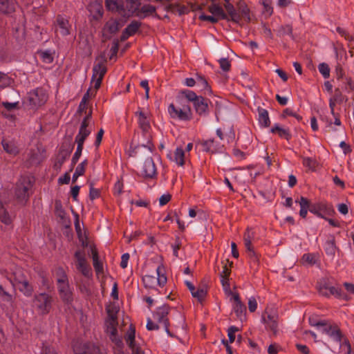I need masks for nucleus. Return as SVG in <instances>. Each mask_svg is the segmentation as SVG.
Returning a JSON list of instances; mask_svg holds the SVG:
<instances>
[{
    "instance_id": "f257e3e1",
    "label": "nucleus",
    "mask_w": 354,
    "mask_h": 354,
    "mask_svg": "<svg viewBox=\"0 0 354 354\" xmlns=\"http://www.w3.org/2000/svg\"><path fill=\"white\" fill-rule=\"evenodd\" d=\"M138 117V124L139 128L142 131V133L145 138L146 142H143L136 146L131 151V156H137L145 151L147 156H150L155 147L152 143L151 127L150 124V119L148 115L139 109L135 113Z\"/></svg>"
},
{
    "instance_id": "f03ea898",
    "label": "nucleus",
    "mask_w": 354,
    "mask_h": 354,
    "mask_svg": "<svg viewBox=\"0 0 354 354\" xmlns=\"http://www.w3.org/2000/svg\"><path fill=\"white\" fill-rule=\"evenodd\" d=\"M34 180L28 176H21L16 183L15 194L17 201L26 204L32 194Z\"/></svg>"
},
{
    "instance_id": "7ed1b4c3",
    "label": "nucleus",
    "mask_w": 354,
    "mask_h": 354,
    "mask_svg": "<svg viewBox=\"0 0 354 354\" xmlns=\"http://www.w3.org/2000/svg\"><path fill=\"white\" fill-rule=\"evenodd\" d=\"M163 268L160 266L155 268L154 274H145L142 277V282L146 288L156 289L157 286H164L167 278L162 273Z\"/></svg>"
},
{
    "instance_id": "20e7f679",
    "label": "nucleus",
    "mask_w": 354,
    "mask_h": 354,
    "mask_svg": "<svg viewBox=\"0 0 354 354\" xmlns=\"http://www.w3.org/2000/svg\"><path fill=\"white\" fill-rule=\"evenodd\" d=\"M58 272L61 274V277L57 279V288L60 297L64 303L71 304L73 298L68 285L67 275L62 269H59Z\"/></svg>"
},
{
    "instance_id": "39448f33",
    "label": "nucleus",
    "mask_w": 354,
    "mask_h": 354,
    "mask_svg": "<svg viewBox=\"0 0 354 354\" xmlns=\"http://www.w3.org/2000/svg\"><path fill=\"white\" fill-rule=\"evenodd\" d=\"M129 10L131 11L134 16L140 19H143L149 17L160 19V17L156 12V6L151 4H144L142 6L141 1L140 2V4L138 3L137 5L130 6Z\"/></svg>"
},
{
    "instance_id": "423d86ee",
    "label": "nucleus",
    "mask_w": 354,
    "mask_h": 354,
    "mask_svg": "<svg viewBox=\"0 0 354 354\" xmlns=\"http://www.w3.org/2000/svg\"><path fill=\"white\" fill-rule=\"evenodd\" d=\"M100 58L101 59V62H100L97 64H95L93 68V75H92L91 80H92V82H95V84H94V90L95 91H97L100 87L103 77L107 71V68L105 65L107 62V59H106L105 55H101L100 56ZM99 59V57L97 58V59Z\"/></svg>"
},
{
    "instance_id": "0eeeda50",
    "label": "nucleus",
    "mask_w": 354,
    "mask_h": 354,
    "mask_svg": "<svg viewBox=\"0 0 354 354\" xmlns=\"http://www.w3.org/2000/svg\"><path fill=\"white\" fill-rule=\"evenodd\" d=\"M74 257L77 270L86 278L92 277V269L86 260L84 250H77L74 254Z\"/></svg>"
},
{
    "instance_id": "6e6552de",
    "label": "nucleus",
    "mask_w": 354,
    "mask_h": 354,
    "mask_svg": "<svg viewBox=\"0 0 354 354\" xmlns=\"http://www.w3.org/2000/svg\"><path fill=\"white\" fill-rule=\"evenodd\" d=\"M53 301L52 296L43 292L35 295L33 302L41 314L46 315L52 308Z\"/></svg>"
},
{
    "instance_id": "1a4fd4ad",
    "label": "nucleus",
    "mask_w": 354,
    "mask_h": 354,
    "mask_svg": "<svg viewBox=\"0 0 354 354\" xmlns=\"http://www.w3.org/2000/svg\"><path fill=\"white\" fill-rule=\"evenodd\" d=\"M48 100V94L41 87L37 88L28 93V102L32 108L44 105Z\"/></svg>"
},
{
    "instance_id": "9d476101",
    "label": "nucleus",
    "mask_w": 354,
    "mask_h": 354,
    "mask_svg": "<svg viewBox=\"0 0 354 354\" xmlns=\"http://www.w3.org/2000/svg\"><path fill=\"white\" fill-rule=\"evenodd\" d=\"M73 349L75 354H103L98 346L91 342H74Z\"/></svg>"
},
{
    "instance_id": "9b49d317",
    "label": "nucleus",
    "mask_w": 354,
    "mask_h": 354,
    "mask_svg": "<svg viewBox=\"0 0 354 354\" xmlns=\"http://www.w3.org/2000/svg\"><path fill=\"white\" fill-rule=\"evenodd\" d=\"M201 145L203 151L209 153H219L223 149V145L221 143V141L214 138L203 140Z\"/></svg>"
},
{
    "instance_id": "f8f14e48",
    "label": "nucleus",
    "mask_w": 354,
    "mask_h": 354,
    "mask_svg": "<svg viewBox=\"0 0 354 354\" xmlns=\"http://www.w3.org/2000/svg\"><path fill=\"white\" fill-rule=\"evenodd\" d=\"M141 176L146 179H153L157 176L156 165L151 157H148L140 171Z\"/></svg>"
},
{
    "instance_id": "ddd939ff",
    "label": "nucleus",
    "mask_w": 354,
    "mask_h": 354,
    "mask_svg": "<svg viewBox=\"0 0 354 354\" xmlns=\"http://www.w3.org/2000/svg\"><path fill=\"white\" fill-rule=\"evenodd\" d=\"M135 337L136 329L135 327L131 324L125 335V340L129 347L131 349L133 354H141L142 351L140 348L136 345Z\"/></svg>"
},
{
    "instance_id": "4468645a",
    "label": "nucleus",
    "mask_w": 354,
    "mask_h": 354,
    "mask_svg": "<svg viewBox=\"0 0 354 354\" xmlns=\"http://www.w3.org/2000/svg\"><path fill=\"white\" fill-rule=\"evenodd\" d=\"M73 149V146L71 147L69 146L68 148H64V145L61 147L54 163V169L56 170L61 169L66 160L70 156Z\"/></svg>"
},
{
    "instance_id": "2eb2a0df",
    "label": "nucleus",
    "mask_w": 354,
    "mask_h": 354,
    "mask_svg": "<svg viewBox=\"0 0 354 354\" xmlns=\"http://www.w3.org/2000/svg\"><path fill=\"white\" fill-rule=\"evenodd\" d=\"M178 120L183 121H189L192 118V112L190 104H186L185 100H178Z\"/></svg>"
},
{
    "instance_id": "dca6fc26",
    "label": "nucleus",
    "mask_w": 354,
    "mask_h": 354,
    "mask_svg": "<svg viewBox=\"0 0 354 354\" xmlns=\"http://www.w3.org/2000/svg\"><path fill=\"white\" fill-rule=\"evenodd\" d=\"M71 25L67 19L62 15H57L55 22V32L59 31L60 34L63 36L70 35Z\"/></svg>"
},
{
    "instance_id": "f3484780",
    "label": "nucleus",
    "mask_w": 354,
    "mask_h": 354,
    "mask_svg": "<svg viewBox=\"0 0 354 354\" xmlns=\"http://www.w3.org/2000/svg\"><path fill=\"white\" fill-rule=\"evenodd\" d=\"M46 150L43 147H37L32 149L29 154L28 161L30 165H37L40 164L46 158Z\"/></svg>"
},
{
    "instance_id": "a211bd4d",
    "label": "nucleus",
    "mask_w": 354,
    "mask_h": 354,
    "mask_svg": "<svg viewBox=\"0 0 354 354\" xmlns=\"http://www.w3.org/2000/svg\"><path fill=\"white\" fill-rule=\"evenodd\" d=\"M168 307L166 306H162V307H160L157 309V310L156 311V313L153 314V318L154 319L157 320L159 323H163L165 327V330L167 331V333L172 336L169 331V329L167 328V316L168 315Z\"/></svg>"
},
{
    "instance_id": "6ab92c4d",
    "label": "nucleus",
    "mask_w": 354,
    "mask_h": 354,
    "mask_svg": "<svg viewBox=\"0 0 354 354\" xmlns=\"http://www.w3.org/2000/svg\"><path fill=\"white\" fill-rule=\"evenodd\" d=\"M193 104L196 113L200 115L208 113V100L202 96H199Z\"/></svg>"
},
{
    "instance_id": "aec40b11",
    "label": "nucleus",
    "mask_w": 354,
    "mask_h": 354,
    "mask_svg": "<svg viewBox=\"0 0 354 354\" xmlns=\"http://www.w3.org/2000/svg\"><path fill=\"white\" fill-rule=\"evenodd\" d=\"M15 0H0V13L10 15L15 11Z\"/></svg>"
},
{
    "instance_id": "412c9836",
    "label": "nucleus",
    "mask_w": 354,
    "mask_h": 354,
    "mask_svg": "<svg viewBox=\"0 0 354 354\" xmlns=\"http://www.w3.org/2000/svg\"><path fill=\"white\" fill-rule=\"evenodd\" d=\"M270 132L272 133H277L280 138H285L288 141H289L292 138L289 128H284L278 123H275L272 126L270 129Z\"/></svg>"
},
{
    "instance_id": "4be33fe9",
    "label": "nucleus",
    "mask_w": 354,
    "mask_h": 354,
    "mask_svg": "<svg viewBox=\"0 0 354 354\" xmlns=\"http://www.w3.org/2000/svg\"><path fill=\"white\" fill-rule=\"evenodd\" d=\"M232 298L234 301L233 310L235 312L236 316L241 319V317L245 314L246 308L245 305L241 303L239 296L237 294L233 295Z\"/></svg>"
},
{
    "instance_id": "5701e85b",
    "label": "nucleus",
    "mask_w": 354,
    "mask_h": 354,
    "mask_svg": "<svg viewBox=\"0 0 354 354\" xmlns=\"http://www.w3.org/2000/svg\"><path fill=\"white\" fill-rule=\"evenodd\" d=\"M192 147L193 144L189 142L187 145L185 150L178 148V165H183L186 164L187 162H189L188 158L189 156V151Z\"/></svg>"
},
{
    "instance_id": "b1692460",
    "label": "nucleus",
    "mask_w": 354,
    "mask_h": 354,
    "mask_svg": "<svg viewBox=\"0 0 354 354\" xmlns=\"http://www.w3.org/2000/svg\"><path fill=\"white\" fill-rule=\"evenodd\" d=\"M301 261L304 265L312 266L319 262V257L316 253H306L303 254Z\"/></svg>"
},
{
    "instance_id": "393cba45",
    "label": "nucleus",
    "mask_w": 354,
    "mask_h": 354,
    "mask_svg": "<svg viewBox=\"0 0 354 354\" xmlns=\"http://www.w3.org/2000/svg\"><path fill=\"white\" fill-rule=\"evenodd\" d=\"M91 253H92V259H93V265L94 269L97 274H100L103 272V264L100 261L99 255L97 250L95 247H91Z\"/></svg>"
},
{
    "instance_id": "a878e982",
    "label": "nucleus",
    "mask_w": 354,
    "mask_h": 354,
    "mask_svg": "<svg viewBox=\"0 0 354 354\" xmlns=\"http://www.w3.org/2000/svg\"><path fill=\"white\" fill-rule=\"evenodd\" d=\"M259 115V122L261 127H268L270 124L268 112L266 109L259 107L257 109Z\"/></svg>"
},
{
    "instance_id": "bb28decb",
    "label": "nucleus",
    "mask_w": 354,
    "mask_h": 354,
    "mask_svg": "<svg viewBox=\"0 0 354 354\" xmlns=\"http://www.w3.org/2000/svg\"><path fill=\"white\" fill-rule=\"evenodd\" d=\"M209 11L212 14L213 16L217 17L218 19H227L230 20L228 15L225 13L223 8L217 4H212L209 6Z\"/></svg>"
},
{
    "instance_id": "cd10ccee",
    "label": "nucleus",
    "mask_w": 354,
    "mask_h": 354,
    "mask_svg": "<svg viewBox=\"0 0 354 354\" xmlns=\"http://www.w3.org/2000/svg\"><path fill=\"white\" fill-rule=\"evenodd\" d=\"M262 322L266 324V327L269 328L272 331H276L277 328V316L276 315H268L267 317L265 315L262 316Z\"/></svg>"
},
{
    "instance_id": "c85d7f7f",
    "label": "nucleus",
    "mask_w": 354,
    "mask_h": 354,
    "mask_svg": "<svg viewBox=\"0 0 354 354\" xmlns=\"http://www.w3.org/2000/svg\"><path fill=\"white\" fill-rule=\"evenodd\" d=\"M198 97L199 96H197L194 91L184 89L180 91L178 100L183 98L186 102V104H190V102H193L194 104Z\"/></svg>"
},
{
    "instance_id": "c756f323",
    "label": "nucleus",
    "mask_w": 354,
    "mask_h": 354,
    "mask_svg": "<svg viewBox=\"0 0 354 354\" xmlns=\"http://www.w3.org/2000/svg\"><path fill=\"white\" fill-rule=\"evenodd\" d=\"M225 8L228 13L230 20L235 23H239L241 21V15L234 8L233 5L229 2L225 4Z\"/></svg>"
},
{
    "instance_id": "7c9ffc66",
    "label": "nucleus",
    "mask_w": 354,
    "mask_h": 354,
    "mask_svg": "<svg viewBox=\"0 0 354 354\" xmlns=\"http://www.w3.org/2000/svg\"><path fill=\"white\" fill-rule=\"evenodd\" d=\"M0 221L3 224L8 225L12 223V218L3 202L0 200Z\"/></svg>"
},
{
    "instance_id": "2f4dec72",
    "label": "nucleus",
    "mask_w": 354,
    "mask_h": 354,
    "mask_svg": "<svg viewBox=\"0 0 354 354\" xmlns=\"http://www.w3.org/2000/svg\"><path fill=\"white\" fill-rule=\"evenodd\" d=\"M299 203L300 205L299 215L303 218H305L307 216L308 211L310 212V201L306 198L301 196L299 199Z\"/></svg>"
},
{
    "instance_id": "473e14b6",
    "label": "nucleus",
    "mask_w": 354,
    "mask_h": 354,
    "mask_svg": "<svg viewBox=\"0 0 354 354\" xmlns=\"http://www.w3.org/2000/svg\"><path fill=\"white\" fill-rule=\"evenodd\" d=\"M178 323L180 324L182 329V337H178V340L182 344H185L189 340V337L187 332V324L185 322V318L183 315L180 316V320H178Z\"/></svg>"
},
{
    "instance_id": "72a5a7b5",
    "label": "nucleus",
    "mask_w": 354,
    "mask_h": 354,
    "mask_svg": "<svg viewBox=\"0 0 354 354\" xmlns=\"http://www.w3.org/2000/svg\"><path fill=\"white\" fill-rule=\"evenodd\" d=\"M332 286L330 281L327 279H322L318 283V290L320 295L327 296L329 288Z\"/></svg>"
},
{
    "instance_id": "f704fd0d",
    "label": "nucleus",
    "mask_w": 354,
    "mask_h": 354,
    "mask_svg": "<svg viewBox=\"0 0 354 354\" xmlns=\"http://www.w3.org/2000/svg\"><path fill=\"white\" fill-rule=\"evenodd\" d=\"M87 165H88V160L86 159L77 166L75 171L73 175V178H72L73 183H75L79 176L84 174L85 167Z\"/></svg>"
},
{
    "instance_id": "c9c22d12",
    "label": "nucleus",
    "mask_w": 354,
    "mask_h": 354,
    "mask_svg": "<svg viewBox=\"0 0 354 354\" xmlns=\"http://www.w3.org/2000/svg\"><path fill=\"white\" fill-rule=\"evenodd\" d=\"M17 286L19 290L26 297H30L33 292V288L28 280H26L22 283H19Z\"/></svg>"
},
{
    "instance_id": "e433bc0d",
    "label": "nucleus",
    "mask_w": 354,
    "mask_h": 354,
    "mask_svg": "<svg viewBox=\"0 0 354 354\" xmlns=\"http://www.w3.org/2000/svg\"><path fill=\"white\" fill-rule=\"evenodd\" d=\"M13 279H11V283L13 286H17L19 283H22L24 281L27 280L24 272L21 269H17L13 272Z\"/></svg>"
},
{
    "instance_id": "4c0bfd02",
    "label": "nucleus",
    "mask_w": 354,
    "mask_h": 354,
    "mask_svg": "<svg viewBox=\"0 0 354 354\" xmlns=\"http://www.w3.org/2000/svg\"><path fill=\"white\" fill-rule=\"evenodd\" d=\"M324 248L328 256L333 257L336 252L334 239L326 241L324 243Z\"/></svg>"
},
{
    "instance_id": "58836bf2",
    "label": "nucleus",
    "mask_w": 354,
    "mask_h": 354,
    "mask_svg": "<svg viewBox=\"0 0 354 354\" xmlns=\"http://www.w3.org/2000/svg\"><path fill=\"white\" fill-rule=\"evenodd\" d=\"M239 12L241 15V18L243 17L247 19L248 21H250V10L248 6L244 1H240L238 4Z\"/></svg>"
},
{
    "instance_id": "ea45409f",
    "label": "nucleus",
    "mask_w": 354,
    "mask_h": 354,
    "mask_svg": "<svg viewBox=\"0 0 354 354\" xmlns=\"http://www.w3.org/2000/svg\"><path fill=\"white\" fill-rule=\"evenodd\" d=\"M142 25V23L133 20L125 28V32L128 33L129 35L133 36L139 30Z\"/></svg>"
},
{
    "instance_id": "a19ab883",
    "label": "nucleus",
    "mask_w": 354,
    "mask_h": 354,
    "mask_svg": "<svg viewBox=\"0 0 354 354\" xmlns=\"http://www.w3.org/2000/svg\"><path fill=\"white\" fill-rule=\"evenodd\" d=\"M331 295L335 296L339 299H343L344 300H347V296L342 291V289L337 286H332L329 288V292L327 293L326 297H330Z\"/></svg>"
},
{
    "instance_id": "79ce46f5",
    "label": "nucleus",
    "mask_w": 354,
    "mask_h": 354,
    "mask_svg": "<svg viewBox=\"0 0 354 354\" xmlns=\"http://www.w3.org/2000/svg\"><path fill=\"white\" fill-rule=\"evenodd\" d=\"M108 332L110 333V338L112 342H115V344L118 346H120L122 344V340L118 337V330L116 327L113 326H111L108 328Z\"/></svg>"
},
{
    "instance_id": "37998d69",
    "label": "nucleus",
    "mask_w": 354,
    "mask_h": 354,
    "mask_svg": "<svg viewBox=\"0 0 354 354\" xmlns=\"http://www.w3.org/2000/svg\"><path fill=\"white\" fill-rule=\"evenodd\" d=\"M12 80L7 74L0 71V90L11 85Z\"/></svg>"
},
{
    "instance_id": "c03bdc74",
    "label": "nucleus",
    "mask_w": 354,
    "mask_h": 354,
    "mask_svg": "<svg viewBox=\"0 0 354 354\" xmlns=\"http://www.w3.org/2000/svg\"><path fill=\"white\" fill-rule=\"evenodd\" d=\"M77 146L76 151L73 154V156L71 160V168L70 171L73 170L74 166L77 164V162H78V160L82 155V151L83 149L84 145H82L81 143H77Z\"/></svg>"
},
{
    "instance_id": "a18cd8bd",
    "label": "nucleus",
    "mask_w": 354,
    "mask_h": 354,
    "mask_svg": "<svg viewBox=\"0 0 354 354\" xmlns=\"http://www.w3.org/2000/svg\"><path fill=\"white\" fill-rule=\"evenodd\" d=\"M91 131L88 129H80L77 135L75 137V142L84 145L86 138L90 135Z\"/></svg>"
},
{
    "instance_id": "49530a36",
    "label": "nucleus",
    "mask_w": 354,
    "mask_h": 354,
    "mask_svg": "<svg viewBox=\"0 0 354 354\" xmlns=\"http://www.w3.org/2000/svg\"><path fill=\"white\" fill-rule=\"evenodd\" d=\"M1 144L3 149L7 153L12 155H16L17 153H18V149L14 144L7 142L4 140L2 141Z\"/></svg>"
},
{
    "instance_id": "de8ad7c7",
    "label": "nucleus",
    "mask_w": 354,
    "mask_h": 354,
    "mask_svg": "<svg viewBox=\"0 0 354 354\" xmlns=\"http://www.w3.org/2000/svg\"><path fill=\"white\" fill-rule=\"evenodd\" d=\"M244 243L247 250L248 256L252 262L257 263L258 261V257L252 246V242L248 241V242Z\"/></svg>"
},
{
    "instance_id": "09e8293b",
    "label": "nucleus",
    "mask_w": 354,
    "mask_h": 354,
    "mask_svg": "<svg viewBox=\"0 0 354 354\" xmlns=\"http://www.w3.org/2000/svg\"><path fill=\"white\" fill-rule=\"evenodd\" d=\"M261 3L263 6V13L270 17L272 12H273V8L271 6V1L270 0H261Z\"/></svg>"
},
{
    "instance_id": "8fccbe9b",
    "label": "nucleus",
    "mask_w": 354,
    "mask_h": 354,
    "mask_svg": "<svg viewBox=\"0 0 354 354\" xmlns=\"http://www.w3.org/2000/svg\"><path fill=\"white\" fill-rule=\"evenodd\" d=\"M303 165L310 170L315 169L317 162L316 160L308 157L303 158Z\"/></svg>"
},
{
    "instance_id": "3c124183",
    "label": "nucleus",
    "mask_w": 354,
    "mask_h": 354,
    "mask_svg": "<svg viewBox=\"0 0 354 354\" xmlns=\"http://www.w3.org/2000/svg\"><path fill=\"white\" fill-rule=\"evenodd\" d=\"M319 73L323 75L324 78H328L330 76V68L327 64L321 63L318 66Z\"/></svg>"
},
{
    "instance_id": "603ef678",
    "label": "nucleus",
    "mask_w": 354,
    "mask_h": 354,
    "mask_svg": "<svg viewBox=\"0 0 354 354\" xmlns=\"http://www.w3.org/2000/svg\"><path fill=\"white\" fill-rule=\"evenodd\" d=\"M106 27L107 28L109 32L111 34L116 33L120 29L119 23L117 21L106 23Z\"/></svg>"
},
{
    "instance_id": "864d4df0",
    "label": "nucleus",
    "mask_w": 354,
    "mask_h": 354,
    "mask_svg": "<svg viewBox=\"0 0 354 354\" xmlns=\"http://www.w3.org/2000/svg\"><path fill=\"white\" fill-rule=\"evenodd\" d=\"M317 205L319 206L322 212H324L326 213L327 214H330L332 213H334V209L333 208V206L326 203H317Z\"/></svg>"
},
{
    "instance_id": "5fc2aeb1",
    "label": "nucleus",
    "mask_w": 354,
    "mask_h": 354,
    "mask_svg": "<svg viewBox=\"0 0 354 354\" xmlns=\"http://www.w3.org/2000/svg\"><path fill=\"white\" fill-rule=\"evenodd\" d=\"M207 295L206 289L202 288H198L196 290V292L193 293V297L196 298L199 301H202Z\"/></svg>"
},
{
    "instance_id": "6e6d98bb",
    "label": "nucleus",
    "mask_w": 354,
    "mask_h": 354,
    "mask_svg": "<svg viewBox=\"0 0 354 354\" xmlns=\"http://www.w3.org/2000/svg\"><path fill=\"white\" fill-rule=\"evenodd\" d=\"M333 100L337 102L338 104H341L344 102V97L342 91L339 88H335L333 96L330 97Z\"/></svg>"
},
{
    "instance_id": "4d7b16f0",
    "label": "nucleus",
    "mask_w": 354,
    "mask_h": 354,
    "mask_svg": "<svg viewBox=\"0 0 354 354\" xmlns=\"http://www.w3.org/2000/svg\"><path fill=\"white\" fill-rule=\"evenodd\" d=\"M100 196V192L98 189L93 187V183L90 185L89 198L91 201L98 198Z\"/></svg>"
},
{
    "instance_id": "13d9d810",
    "label": "nucleus",
    "mask_w": 354,
    "mask_h": 354,
    "mask_svg": "<svg viewBox=\"0 0 354 354\" xmlns=\"http://www.w3.org/2000/svg\"><path fill=\"white\" fill-rule=\"evenodd\" d=\"M198 19L201 21H209L212 24H216L218 22V19L213 15H206L204 13H201L198 16Z\"/></svg>"
},
{
    "instance_id": "bf43d9fd",
    "label": "nucleus",
    "mask_w": 354,
    "mask_h": 354,
    "mask_svg": "<svg viewBox=\"0 0 354 354\" xmlns=\"http://www.w3.org/2000/svg\"><path fill=\"white\" fill-rule=\"evenodd\" d=\"M219 64L221 68L225 72H227L230 71L231 64L230 61L227 58H221L219 59Z\"/></svg>"
},
{
    "instance_id": "052dcab7",
    "label": "nucleus",
    "mask_w": 354,
    "mask_h": 354,
    "mask_svg": "<svg viewBox=\"0 0 354 354\" xmlns=\"http://www.w3.org/2000/svg\"><path fill=\"white\" fill-rule=\"evenodd\" d=\"M105 6L109 10L112 11L118 10L119 8L118 0H105Z\"/></svg>"
},
{
    "instance_id": "680f3d73",
    "label": "nucleus",
    "mask_w": 354,
    "mask_h": 354,
    "mask_svg": "<svg viewBox=\"0 0 354 354\" xmlns=\"http://www.w3.org/2000/svg\"><path fill=\"white\" fill-rule=\"evenodd\" d=\"M310 212L315 214L317 216L324 218L325 216L317 204H310Z\"/></svg>"
},
{
    "instance_id": "e2e57ef3",
    "label": "nucleus",
    "mask_w": 354,
    "mask_h": 354,
    "mask_svg": "<svg viewBox=\"0 0 354 354\" xmlns=\"http://www.w3.org/2000/svg\"><path fill=\"white\" fill-rule=\"evenodd\" d=\"M239 330V328L236 326H230L227 330V335L229 337V342L232 343L235 340V333Z\"/></svg>"
},
{
    "instance_id": "0e129e2a",
    "label": "nucleus",
    "mask_w": 354,
    "mask_h": 354,
    "mask_svg": "<svg viewBox=\"0 0 354 354\" xmlns=\"http://www.w3.org/2000/svg\"><path fill=\"white\" fill-rule=\"evenodd\" d=\"M2 106L7 110V111H12L16 109L19 108V102H3Z\"/></svg>"
},
{
    "instance_id": "69168bd1",
    "label": "nucleus",
    "mask_w": 354,
    "mask_h": 354,
    "mask_svg": "<svg viewBox=\"0 0 354 354\" xmlns=\"http://www.w3.org/2000/svg\"><path fill=\"white\" fill-rule=\"evenodd\" d=\"M41 59L43 62L50 64L53 62V57L49 51H44L41 53Z\"/></svg>"
},
{
    "instance_id": "338daca9",
    "label": "nucleus",
    "mask_w": 354,
    "mask_h": 354,
    "mask_svg": "<svg viewBox=\"0 0 354 354\" xmlns=\"http://www.w3.org/2000/svg\"><path fill=\"white\" fill-rule=\"evenodd\" d=\"M326 320L316 321L313 318H309V324L310 326L315 327L319 331L322 327Z\"/></svg>"
},
{
    "instance_id": "774afa93",
    "label": "nucleus",
    "mask_w": 354,
    "mask_h": 354,
    "mask_svg": "<svg viewBox=\"0 0 354 354\" xmlns=\"http://www.w3.org/2000/svg\"><path fill=\"white\" fill-rule=\"evenodd\" d=\"M41 354H57L53 347L45 346L42 348Z\"/></svg>"
}]
</instances>
